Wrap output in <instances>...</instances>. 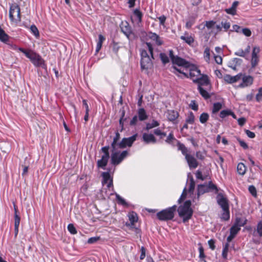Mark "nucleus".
I'll use <instances>...</instances> for the list:
<instances>
[{"label":"nucleus","instance_id":"obj_46","mask_svg":"<svg viewBox=\"0 0 262 262\" xmlns=\"http://www.w3.org/2000/svg\"><path fill=\"white\" fill-rule=\"evenodd\" d=\"M259 61V57H251V64L252 68H254Z\"/></svg>","mask_w":262,"mask_h":262},{"label":"nucleus","instance_id":"obj_43","mask_svg":"<svg viewBox=\"0 0 262 262\" xmlns=\"http://www.w3.org/2000/svg\"><path fill=\"white\" fill-rule=\"evenodd\" d=\"M195 187V182L193 179L191 178L190 180V183L189 184V188L188 191L190 193H193Z\"/></svg>","mask_w":262,"mask_h":262},{"label":"nucleus","instance_id":"obj_21","mask_svg":"<svg viewBox=\"0 0 262 262\" xmlns=\"http://www.w3.org/2000/svg\"><path fill=\"white\" fill-rule=\"evenodd\" d=\"M242 60L240 58H234L229 62V67L234 70H236V67L241 65Z\"/></svg>","mask_w":262,"mask_h":262},{"label":"nucleus","instance_id":"obj_48","mask_svg":"<svg viewBox=\"0 0 262 262\" xmlns=\"http://www.w3.org/2000/svg\"><path fill=\"white\" fill-rule=\"evenodd\" d=\"M154 133L156 135L160 136L161 139L166 136V134L162 132L159 128L155 129Z\"/></svg>","mask_w":262,"mask_h":262},{"label":"nucleus","instance_id":"obj_45","mask_svg":"<svg viewBox=\"0 0 262 262\" xmlns=\"http://www.w3.org/2000/svg\"><path fill=\"white\" fill-rule=\"evenodd\" d=\"M160 57L161 60H162V62L164 64H166V63L169 62V58L165 53H160Z\"/></svg>","mask_w":262,"mask_h":262},{"label":"nucleus","instance_id":"obj_62","mask_svg":"<svg viewBox=\"0 0 262 262\" xmlns=\"http://www.w3.org/2000/svg\"><path fill=\"white\" fill-rule=\"evenodd\" d=\"M249 191H250V192L251 193V194L253 196H256V190L254 186H253L252 185L250 186L249 187Z\"/></svg>","mask_w":262,"mask_h":262},{"label":"nucleus","instance_id":"obj_17","mask_svg":"<svg viewBox=\"0 0 262 262\" xmlns=\"http://www.w3.org/2000/svg\"><path fill=\"white\" fill-rule=\"evenodd\" d=\"M147 36L151 40L155 41L157 46H161L163 44V41L161 37L156 33L149 32L147 34Z\"/></svg>","mask_w":262,"mask_h":262},{"label":"nucleus","instance_id":"obj_28","mask_svg":"<svg viewBox=\"0 0 262 262\" xmlns=\"http://www.w3.org/2000/svg\"><path fill=\"white\" fill-rule=\"evenodd\" d=\"M138 114L139 120L140 121H144L148 118L146 111L143 108H140L138 110Z\"/></svg>","mask_w":262,"mask_h":262},{"label":"nucleus","instance_id":"obj_23","mask_svg":"<svg viewBox=\"0 0 262 262\" xmlns=\"http://www.w3.org/2000/svg\"><path fill=\"white\" fill-rule=\"evenodd\" d=\"M122 32L127 37H129V35L132 34V30L128 24L126 22L123 24L121 27Z\"/></svg>","mask_w":262,"mask_h":262},{"label":"nucleus","instance_id":"obj_5","mask_svg":"<svg viewBox=\"0 0 262 262\" xmlns=\"http://www.w3.org/2000/svg\"><path fill=\"white\" fill-rule=\"evenodd\" d=\"M19 50L20 52L23 53L30 60L34 66H41L43 62V60L38 54L31 50H26L24 49H20Z\"/></svg>","mask_w":262,"mask_h":262},{"label":"nucleus","instance_id":"obj_29","mask_svg":"<svg viewBox=\"0 0 262 262\" xmlns=\"http://www.w3.org/2000/svg\"><path fill=\"white\" fill-rule=\"evenodd\" d=\"M128 218L131 226L134 225L135 223L138 221L137 214L134 212H132L129 213Z\"/></svg>","mask_w":262,"mask_h":262},{"label":"nucleus","instance_id":"obj_4","mask_svg":"<svg viewBox=\"0 0 262 262\" xmlns=\"http://www.w3.org/2000/svg\"><path fill=\"white\" fill-rule=\"evenodd\" d=\"M120 149L119 148H112L111 163L114 165L119 164L128 155L127 151L121 152Z\"/></svg>","mask_w":262,"mask_h":262},{"label":"nucleus","instance_id":"obj_35","mask_svg":"<svg viewBox=\"0 0 262 262\" xmlns=\"http://www.w3.org/2000/svg\"><path fill=\"white\" fill-rule=\"evenodd\" d=\"M134 15L137 19L138 23H140L142 21V18L143 16L142 13L140 11L139 9H136L134 11Z\"/></svg>","mask_w":262,"mask_h":262},{"label":"nucleus","instance_id":"obj_36","mask_svg":"<svg viewBox=\"0 0 262 262\" xmlns=\"http://www.w3.org/2000/svg\"><path fill=\"white\" fill-rule=\"evenodd\" d=\"M159 124V123L157 121L153 120L151 123L146 124V129L148 130L152 128L158 126Z\"/></svg>","mask_w":262,"mask_h":262},{"label":"nucleus","instance_id":"obj_6","mask_svg":"<svg viewBox=\"0 0 262 262\" xmlns=\"http://www.w3.org/2000/svg\"><path fill=\"white\" fill-rule=\"evenodd\" d=\"M177 206H173L163 210L157 213L158 218L161 221H167L172 220L174 217V213L176 210Z\"/></svg>","mask_w":262,"mask_h":262},{"label":"nucleus","instance_id":"obj_41","mask_svg":"<svg viewBox=\"0 0 262 262\" xmlns=\"http://www.w3.org/2000/svg\"><path fill=\"white\" fill-rule=\"evenodd\" d=\"M210 49L209 48H206L204 51V57L205 61L208 63L210 61Z\"/></svg>","mask_w":262,"mask_h":262},{"label":"nucleus","instance_id":"obj_64","mask_svg":"<svg viewBox=\"0 0 262 262\" xmlns=\"http://www.w3.org/2000/svg\"><path fill=\"white\" fill-rule=\"evenodd\" d=\"M215 22L212 21V20H211V21H206V24H205V26L209 29L212 28L213 26L215 24Z\"/></svg>","mask_w":262,"mask_h":262},{"label":"nucleus","instance_id":"obj_40","mask_svg":"<svg viewBox=\"0 0 262 262\" xmlns=\"http://www.w3.org/2000/svg\"><path fill=\"white\" fill-rule=\"evenodd\" d=\"M116 199L118 201V204L122 205L124 206H127V204L125 200L122 198L121 196H120L118 194H116Z\"/></svg>","mask_w":262,"mask_h":262},{"label":"nucleus","instance_id":"obj_37","mask_svg":"<svg viewBox=\"0 0 262 262\" xmlns=\"http://www.w3.org/2000/svg\"><path fill=\"white\" fill-rule=\"evenodd\" d=\"M30 29L31 33L36 38H38L39 37V33L37 27L34 25H32L31 26Z\"/></svg>","mask_w":262,"mask_h":262},{"label":"nucleus","instance_id":"obj_31","mask_svg":"<svg viewBox=\"0 0 262 262\" xmlns=\"http://www.w3.org/2000/svg\"><path fill=\"white\" fill-rule=\"evenodd\" d=\"M178 149L181 150L182 152V154L185 156V157H186V156H188L190 154H188V149L182 143H178Z\"/></svg>","mask_w":262,"mask_h":262},{"label":"nucleus","instance_id":"obj_18","mask_svg":"<svg viewBox=\"0 0 262 262\" xmlns=\"http://www.w3.org/2000/svg\"><path fill=\"white\" fill-rule=\"evenodd\" d=\"M185 159L187 161L188 166L190 169L195 168L198 167L199 163L196 159L193 156L191 155L186 156Z\"/></svg>","mask_w":262,"mask_h":262},{"label":"nucleus","instance_id":"obj_25","mask_svg":"<svg viewBox=\"0 0 262 262\" xmlns=\"http://www.w3.org/2000/svg\"><path fill=\"white\" fill-rule=\"evenodd\" d=\"M120 138V134L117 132L115 133V136L113 138V141L111 144V148H119V139Z\"/></svg>","mask_w":262,"mask_h":262},{"label":"nucleus","instance_id":"obj_13","mask_svg":"<svg viewBox=\"0 0 262 262\" xmlns=\"http://www.w3.org/2000/svg\"><path fill=\"white\" fill-rule=\"evenodd\" d=\"M253 78L250 75H244L242 77V82L239 84L238 87L244 88L249 86L253 84Z\"/></svg>","mask_w":262,"mask_h":262},{"label":"nucleus","instance_id":"obj_9","mask_svg":"<svg viewBox=\"0 0 262 262\" xmlns=\"http://www.w3.org/2000/svg\"><path fill=\"white\" fill-rule=\"evenodd\" d=\"M189 70V77L193 80L194 82H196L198 78L202 75L201 74V71L199 70L196 67L194 66H190L187 68L185 70Z\"/></svg>","mask_w":262,"mask_h":262},{"label":"nucleus","instance_id":"obj_58","mask_svg":"<svg viewBox=\"0 0 262 262\" xmlns=\"http://www.w3.org/2000/svg\"><path fill=\"white\" fill-rule=\"evenodd\" d=\"M230 113V110H223L220 112V117L224 118L227 116L229 115Z\"/></svg>","mask_w":262,"mask_h":262},{"label":"nucleus","instance_id":"obj_56","mask_svg":"<svg viewBox=\"0 0 262 262\" xmlns=\"http://www.w3.org/2000/svg\"><path fill=\"white\" fill-rule=\"evenodd\" d=\"M256 100L257 102L262 101V87L258 89V93L256 95Z\"/></svg>","mask_w":262,"mask_h":262},{"label":"nucleus","instance_id":"obj_15","mask_svg":"<svg viewBox=\"0 0 262 262\" xmlns=\"http://www.w3.org/2000/svg\"><path fill=\"white\" fill-rule=\"evenodd\" d=\"M172 62L173 64H177L179 67H183L186 69L188 68L189 66V63L186 61L185 59L180 58L177 56H176V57L172 59Z\"/></svg>","mask_w":262,"mask_h":262},{"label":"nucleus","instance_id":"obj_52","mask_svg":"<svg viewBox=\"0 0 262 262\" xmlns=\"http://www.w3.org/2000/svg\"><path fill=\"white\" fill-rule=\"evenodd\" d=\"M68 231L72 234H75L77 233V230L74 225L72 224H69L68 226Z\"/></svg>","mask_w":262,"mask_h":262},{"label":"nucleus","instance_id":"obj_47","mask_svg":"<svg viewBox=\"0 0 262 262\" xmlns=\"http://www.w3.org/2000/svg\"><path fill=\"white\" fill-rule=\"evenodd\" d=\"M260 48L257 46H255L253 47L252 52V57H259L258 54L260 52Z\"/></svg>","mask_w":262,"mask_h":262},{"label":"nucleus","instance_id":"obj_10","mask_svg":"<svg viewBox=\"0 0 262 262\" xmlns=\"http://www.w3.org/2000/svg\"><path fill=\"white\" fill-rule=\"evenodd\" d=\"M102 177V183L104 185L106 184L107 189L113 191V177L109 172H103L101 174Z\"/></svg>","mask_w":262,"mask_h":262},{"label":"nucleus","instance_id":"obj_54","mask_svg":"<svg viewBox=\"0 0 262 262\" xmlns=\"http://www.w3.org/2000/svg\"><path fill=\"white\" fill-rule=\"evenodd\" d=\"M174 140H176V139L174 138L173 134L170 133L167 136L165 141L166 143L170 144Z\"/></svg>","mask_w":262,"mask_h":262},{"label":"nucleus","instance_id":"obj_61","mask_svg":"<svg viewBox=\"0 0 262 262\" xmlns=\"http://www.w3.org/2000/svg\"><path fill=\"white\" fill-rule=\"evenodd\" d=\"M242 33L247 37H249L251 35V31L248 28H244L242 30Z\"/></svg>","mask_w":262,"mask_h":262},{"label":"nucleus","instance_id":"obj_30","mask_svg":"<svg viewBox=\"0 0 262 262\" xmlns=\"http://www.w3.org/2000/svg\"><path fill=\"white\" fill-rule=\"evenodd\" d=\"M105 37L101 34L99 35L98 36V41L97 43L96 52H98L99 50L101 49L102 45L103 42L105 40Z\"/></svg>","mask_w":262,"mask_h":262},{"label":"nucleus","instance_id":"obj_50","mask_svg":"<svg viewBox=\"0 0 262 262\" xmlns=\"http://www.w3.org/2000/svg\"><path fill=\"white\" fill-rule=\"evenodd\" d=\"M199 245H200V247L199 248V258H200V259H204L205 255L204 252V248L201 244H199Z\"/></svg>","mask_w":262,"mask_h":262},{"label":"nucleus","instance_id":"obj_51","mask_svg":"<svg viewBox=\"0 0 262 262\" xmlns=\"http://www.w3.org/2000/svg\"><path fill=\"white\" fill-rule=\"evenodd\" d=\"M234 55L238 56H241L242 57L246 58L247 56L246 54L245 53L244 50L242 49L238 50L236 52L234 53Z\"/></svg>","mask_w":262,"mask_h":262},{"label":"nucleus","instance_id":"obj_42","mask_svg":"<svg viewBox=\"0 0 262 262\" xmlns=\"http://www.w3.org/2000/svg\"><path fill=\"white\" fill-rule=\"evenodd\" d=\"M222 108V104L220 102L214 103L213 104L212 113H216L219 112Z\"/></svg>","mask_w":262,"mask_h":262},{"label":"nucleus","instance_id":"obj_8","mask_svg":"<svg viewBox=\"0 0 262 262\" xmlns=\"http://www.w3.org/2000/svg\"><path fill=\"white\" fill-rule=\"evenodd\" d=\"M110 149L109 146H105L101 148V151L103 152V155L101 156V159L97 161V166L99 168H101L103 169H105L108 160L110 158L108 150Z\"/></svg>","mask_w":262,"mask_h":262},{"label":"nucleus","instance_id":"obj_57","mask_svg":"<svg viewBox=\"0 0 262 262\" xmlns=\"http://www.w3.org/2000/svg\"><path fill=\"white\" fill-rule=\"evenodd\" d=\"M196 178L198 179L204 180L206 179V176H203L202 172L200 170H198L195 173Z\"/></svg>","mask_w":262,"mask_h":262},{"label":"nucleus","instance_id":"obj_49","mask_svg":"<svg viewBox=\"0 0 262 262\" xmlns=\"http://www.w3.org/2000/svg\"><path fill=\"white\" fill-rule=\"evenodd\" d=\"M223 210L224 211V212L222 214V218L225 221L228 220L230 217L229 208L227 209V210Z\"/></svg>","mask_w":262,"mask_h":262},{"label":"nucleus","instance_id":"obj_53","mask_svg":"<svg viewBox=\"0 0 262 262\" xmlns=\"http://www.w3.org/2000/svg\"><path fill=\"white\" fill-rule=\"evenodd\" d=\"M257 232L260 236H262V220L257 224Z\"/></svg>","mask_w":262,"mask_h":262},{"label":"nucleus","instance_id":"obj_1","mask_svg":"<svg viewBox=\"0 0 262 262\" xmlns=\"http://www.w3.org/2000/svg\"><path fill=\"white\" fill-rule=\"evenodd\" d=\"M146 45L147 47L148 52L150 56L148 54L146 50L142 49L141 50V67L142 70H147L151 68L152 66L151 58L154 59L153 57V48L151 44L149 42H146Z\"/></svg>","mask_w":262,"mask_h":262},{"label":"nucleus","instance_id":"obj_33","mask_svg":"<svg viewBox=\"0 0 262 262\" xmlns=\"http://www.w3.org/2000/svg\"><path fill=\"white\" fill-rule=\"evenodd\" d=\"M237 171L238 174L244 175L246 171V167L243 163H239L237 166Z\"/></svg>","mask_w":262,"mask_h":262},{"label":"nucleus","instance_id":"obj_24","mask_svg":"<svg viewBox=\"0 0 262 262\" xmlns=\"http://www.w3.org/2000/svg\"><path fill=\"white\" fill-rule=\"evenodd\" d=\"M198 90L201 96L205 99H208L210 97L208 91L210 90H207L206 87L204 88L201 86H198Z\"/></svg>","mask_w":262,"mask_h":262},{"label":"nucleus","instance_id":"obj_34","mask_svg":"<svg viewBox=\"0 0 262 262\" xmlns=\"http://www.w3.org/2000/svg\"><path fill=\"white\" fill-rule=\"evenodd\" d=\"M9 40V36L5 32L3 29L0 27V40L4 42H6Z\"/></svg>","mask_w":262,"mask_h":262},{"label":"nucleus","instance_id":"obj_3","mask_svg":"<svg viewBox=\"0 0 262 262\" xmlns=\"http://www.w3.org/2000/svg\"><path fill=\"white\" fill-rule=\"evenodd\" d=\"M191 201H186L183 205H181L178 209L179 215L183 218V222H186L189 220L193 213V211L190 207Z\"/></svg>","mask_w":262,"mask_h":262},{"label":"nucleus","instance_id":"obj_26","mask_svg":"<svg viewBox=\"0 0 262 262\" xmlns=\"http://www.w3.org/2000/svg\"><path fill=\"white\" fill-rule=\"evenodd\" d=\"M208 191V187L207 184H201L198 187V197Z\"/></svg>","mask_w":262,"mask_h":262},{"label":"nucleus","instance_id":"obj_16","mask_svg":"<svg viewBox=\"0 0 262 262\" xmlns=\"http://www.w3.org/2000/svg\"><path fill=\"white\" fill-rule=\"evenodd\" d=\"M217 201L223 210H227L229 208L228 201L223 195L219 194L217 195Z\"/></svg>","mask_w":262,"mask_h":262},{"label":"nucleus","instance_id":"obj_22","mask_svg":"<svg viewBox=\"0 0 262 262\" xmlns=\"http://www.w3.org/2000/svg\"><path fill=\"white\" fill-rule=\"evenodd\" d=\"M179 117V113L178 112L173 110H168L167 112V118L171 121L176 120Z\"/></svg>","mask_w":262,"mask_h":262},{"label":"nucleus","instance_id":"obj_38","mask_svg":"<svg viewBox=\"0 0 262 262\" xmlns=\"http://www.w3.org/2000/svg\"><path fill=\"white\" fill-rule=\"evenodd\" d=\"M209 119V115L206 113H202L200 116V121L201 123H206Z\"/></svg>","mask_w":262,"mask_h":262},{"label":"nucleus","instance_id":"obj_7","mask_svg":"<svg viewBox=\"0 0 262 262\" xmlns=\"http://www.w3.org/2000/svg\"><path fill=\"white\" fill-rule=\"evenodd\" d=\"M9 17L13 21L19 22L21 20L20 8L16 4H12L10 5L9 10Z\"/></svg>","mask_w":262,"mask_h":262},{"label":"nucleus","instance_id":"obj_14","mask_svg":"<svg viewBox=\"0 0 262 262\" xmlns=\"http://www.w3.org/2000/svg\"><path fill=\"white\" fill-rule=\"evenodd\" d=\"M242 74L239 73L235 76H231L229 74H226L224 76V80L228 83H233L238 81L242 77Z\"/></svg>","mask_w":262,"mask_h":262},{"label":"nucleus","instance_id":"obj_27","mask_svg":"<svg viewBox=\"0 0 262 262\" xmlns=\"http://www.w3.org/2000/svg\"><path fill=\"white\" fill-rule=\"evenodd\" d=\"M20 218L17 214H14V232L16 236L18 233V228L20 224Z\"/></svg>","mask_w":262,"mask_h":262},{"label":"nucleus","instance_id":"obj_11","mask_svg":"<svg viewBox=\"0 0 262 262\" xmlns=\"http://www.w3.org/2000/svg\"><path fill=\"white\" fill-rule=\"evenodd\" d=\"M137 134H135L133 136L128 138H124L119 143V148L123 149L126 146L130 147L133 143L136 140Z\"/></svg>","mask_w":262,"mask_h":262},{"label":"nucleus","instance_id":"obj_55","mask_svg":"<svg viewBox=\"0 0 262 262\" xmlns=\"http://www.w3.org/2000/svg\"><path fill=\"white\" fill-rule=\"evenodd\" d=\"M173 68L174 71L178 72L180 74H182L185 77L187 78L188 77V74L186 72H184V70H182V68H177L176 67H173Z\"/></svg>","mask_w":262,"mask_h":262},{"label":"nucleus","instance_id":"obj_44","mask_svg":"<svg viewBox=\"0 0 262 262\" xmlns=\"http://www.w3.org/2000/svg\"><path fill=\"white\" fill-rule=\"evenodd\" d=\"M229 243L227 242L225 246H224L223 251H222V256L224 258H227V254L228 252V248H229Z\"/></svg>","mask_w":262,"mask_h":262},{"label":"nucleus","instance_id":"obj_12","mask_svg":"<svg viewBox=\"0 0 262 262\" xmlns=\"http://www.w3.org/2000/svg\"><path fill=\"white\" fill-rule=\"evenodd\" d=\"M195 82L198 83V86L206 87L207 90L211 89L210 81L206 75H202Z\"/></svg>","mask_w":262,"mask_h":262},{"label":"nucleus","instance_id":"obj_19","mask_svg":"<svg viewBox=\"0 0 262 262\" xmlns=\"http://www.w3.org/2000/svg\"><path fill=\"white\" fill-rule=\"evenodd\" d=\"M143 141L146 144L156 143L157 140L154 135L151 134L143 133L142 135Z\"/></svg>","mask_w":262,"mask_h":262},{"label":"nucleus","instance_id":"obj_39","mask_svg":"<svg viewBox=\"0 0 262 262\" xmlns=\"http://www.w3.org/2000/svg\"><path fill=\"white\" fill-rule=\"evenodd\" d=\"M194 116L192 112H190L186 119V122L187 123L192 124L194 123Z\"/></svg>","mask_w":262,"mask_h":262},{"label":"nucleus","instance_id":"obj_60","mask_svg":"<svg viewBox=\"0 0 262 262\" xmlns=\"http://www.w3.org/2000/svg\"><path fill=\"white\" fill-rule=\"evenodd\" d=\"M99 239L100 237L98 236L92 237L88 239V243L90 244H94L97 242Z\"/></svg>","mask_w":262,"mask_h":262},{"label":"nucleus","instance_id":"obj_59","mask_svg":"<svg viewBox=\"0 0 262 262\" xmlns=\"http://www.w3.org/2000/svg\"><path fill=\"white\" fill-rule=\"evenodd\" d=\"M222 27L224 29L225 31H227L230 27V24L227 21H222Z\"/></svg>","mask_w":262,"mask_h":262},{"label":"nucleus","instance_id":"obj_63","mask_svg":"<svg viewBox=\"0 0 262 262\" xmlns=\"http://www.w3.org/2000/svg\"><path fill=\"white\" fill-rule=\"evenodd\" d=\"M225 11L228 14L234 15L236 14V10L234 9V8L230 7L229 8L226 9Z\"/></svg>","mask_w":262,"mask_h":262},{"label":"nucleus","instance_id":"obj_20","mask_svg":"<svg viewBox=\"0 0 262 262\" xmlns=\"http://www.w3.org/2000/svg\"><path fill=\"white\" fill-rule=\"evenodd\" d=\"M180 38L189 46H192L194 41L192 36L187 32H185L183 35L181 36Z\"/></svg>","mask_w":262,"mask_h":262},{"label":"nucleus","instance_id":"obj_32","mask_svg":"<svg viewBox=\"0 0 262 262\" xmlns=\"http://www.w3.org/2000/svg\"><path fill=\"white\" fill-rule=\"evenodd\" d=\"M178 149L181 150L182 152V154L185 156V157H186V156H188L190 154H188V149L182 143H178Z\"/></svg>","mask_w":262,"mask_h":262},{"label":"nucleus","instance_id":"obj_2","mask_svg":"<svg viewBox=\"0 0 262 262\" xmlns=\"http://www.w3.org/2000/svg\"><path fill=\"white\" fill-rule=\"evenodd\" d=\"M246 220L241 217H236L233 225L230 229V235L227 238L228 243H230L240 231L241 227L246 224Z\"/></svg>","mask_w":262,"mask_h":262}]
</instances>
